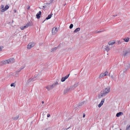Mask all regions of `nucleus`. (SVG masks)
I'll use <instances>...</instances> for the list:
<instances>
[{
  "label": "nucleus",
  "mask_w": 130,
  "mask_h": 130,
  "mask_svg": "<svg viewBox=\"0 0 130 130\" xmlns=\"http://www.w3.org/2000/svg\"><path fill=\"white\" fill-rule=\"evenodd\" d=\"M110 88L109 86H108L104 89L102 91L100 94L98 95L99 99L101 98L102 97H104L109 93L110 91Z\"/></svg>",
  "instance_id": "1"
},
{
  "label": "nucleus",
  "mask_w": 130,
  "mask_h": 130,
  "mask_svg": "<svg viewBox=\"0 0 130 130\" xmlns=\"http://www.w3.org/2000/svg\"><path fill=\"white\" fill-rule=\"evenodd\" d=\"M14 62V60L13 58H11L4 61H2V63L4 64H7L12 63Z\"/></svg>",
  "instance_id": "2"
},
{
  "label": "nucleus",
  "mask_w": 130,
  "mask_h": 130,
  "mask_svg": "<svg viewBox=\"0 0 130 130\" xmlns=\"http://www.w3.org/2000/svg\"><path fill=\"white\" fill-rule=\"evenodd\" d=\"M35 44V43L34 42L30 43L27 46V48L28 49H30L34 47Z\"/></svg>",
  "instance_id": "3"
},
{
  "label": "nucleus",
  "mask_w": 130,
  "mask_h": 130,
  "mask_svg": "<svg viewBox=\"0 0 130 130\" xmlns=\"http://www.w3.org/2000/svg\"><path fill=\"white\" fill-rule=\"evenodd\" d=\"M58 29L57 27H54L52 30V33L53 35H55L56 34L58 31Z\"/></svg>",
  "instance_id": "4"
},
{
  "label": "nucleus",
  "mask_w": 130,
  "mask_h": 130,
  "mask_svg": "<svg viewBox=\"0 0 130 130\" xmlns=\"http://www.w3.org/2000/svg\"><path fill=\"white\" fill-rule=\"evenodd\" d=\"M108 73V72L107 71L105 72L104 73H101L100 74L99 77V79H101L104 76H106V75H108L107 74Z\"/></svg>",
  "instance_id": "5"
},
{
  "label": "nucleus",
  "mask_w": 130,
  "mask_h": 130,
  "mask_svg": "<svg viewBox=\"0 0 130 130\" xmlns=\"http://www.w3.org/2000/svg\"><path fill=\"white\" fill-rule=\"evenodd\" d=\"M126 65L125 66V69L123 70L124 72H125L130 67V64L128 63L126 64Z\"/></svg>",
  "instance_id": "6"
},
{
  "label": "nucleus",
  "mask_w": 130,
  "mask_h": 130,
  "mask_svg": "<svg viewBox=\"0 0 130 130\" xmlns=\"http://www.w3.org/2000/svg\"><path fill=\"white\" fill-rule=\"evenodd\" d=\"M72 90V88H71L70 87V88H68L66 89H65L64 91L63 94H66L67 92L69 91L70 90Z\"/></svg>",
  "instance_id": "7"
},
{
  "label": "nucleus",
  "mask_w": 130,
  "mask_h": 130,
  "mask_svg": "<svg viewBox=\"0 0 130 130\" xmlns=\"http://www.w3.org/2000/svg\"><path fill=\"white\" fill-rule=\"evenodd\" d=\"M70 74H69L67 75L64 77H63L61 78V81L62 82H64L65 80L67 79L69 77Z\"/></svg>",
  "instance_id": "8"
},
{
  "label": "nucleus",
  "mask_w": 130,
  "mask_h": 130,
  "mask_svg": "<svg viewBox=\"0 0 130 130\" xmlns=\"http://www.w3.org/2000/svg\"><path fill=\"white\" fill-rule=\"evenodd\" d=\"M9 8V6L8 5H7L5 6L4 8L1 9V11L2 12H4L5 11L7 10Z\"/></svg>",
  "instance_id": "9"
},
{
  "label": "nucleus",
  "mask_w": 130,
  "mask_h": 130,
  "mask_svg": "<svg viewBox=\"0 0 130 130\" xmlns=\"http://www.w3.org/2000/svg\"><path fill=\"white\" fill-rule=\"evenodd\" d=\"M41 12V11H39V12L36 15L37 18L38 19H39L40 17Z\"/></svg>",
  "instance_id": "10"
},
{
  "label": "nucleus",
  "mask_w": 130,
  "mask_h": 130,
  "mask_svg": "<svg viewBox=\"0 0 130 130\" xmlns=\"http://www.w3.org/2000/svg\"><path fill=\"white\" fill-rule=\"evenodd\" d=\"M124 53V56H127L128 55V54H130V51H124L123 52Z\"/></svg>",
  "instance_id": "11"
},
{
  "label": "nucleus",
  "mask_w": 130,
  "mask_h": 130,
  "mask_svg": "<svg viewBox=\"0 0 130 130\" xmlns=\"http://www.w3.org/2000/svg\"><path fill=\"white\" fill-rule=\"evenodd\" d=\"M123 113L122 112H118L117 113L116 116L117 117H120L121 116L123 115Z\"/></svg>",
  "instance_id": "12"
},
{
  "label": "nucleus",
  "mask_w": 130,
  "mask_h": 130,
  "mask_svg": "<svg viewBox=\"0 0 130 130\" xmlns=\"http://www.w3.org/2000/svg\"><path fill=\"white\" fill-rule=\"evenodd\" d=\"M46 88L48 91H49L50 90L52 89V86L51 85H48V86H46Z\"/></svg>",
  "instance_id": "13"
},
{
  "label": "nucleus",
  "mask_w": 130,
  "mask_h": 130,
  "mask_svg": "<svg viewBox=\"0 0 130 130\" xmlns=\"http://www.w3.org/2000/svg\"><path fill=\"white\" fill-rule=\"evenodd\" d=\"M77 85L78 84H75L73 86H71L70 87L72 88V90H73L74 88L76 87L77 86Z\"/></svg>",
  "instance_id": "14"
},
{
  "label": "nucleus",
  "mask_w": 130,
  "mask_h": 130,
  "mask_svg": "<svg viewBox=\"0 0 130 130\" xmlns=\"http://www.w3.org/2000/svg\"><path fill=\"white\" fill-rule=\"evenodd\" d=\"M115 43V41H110L108 42V44L109 45H112Z\"/></svg>",
  "instance_id": "15"
},
{
  "label": "nucleus",
  "mask_w": 130,
  "mask_h": 130,
  "mask_svg": "<svg viewBox=\"0 0 130 130\" xmlns=\"http://www.w3.org/2000/svg\"><path fill=\"white\" fill-rule=\"evenodd\" d=\"M19 117V115H18L16 117H12V119L13 120H16L18 119Z\"/></svg>",
  "instance_id": "16"
},
{
  "label": "nucleus",
  "mask_w": 130,
  "mask_h": 130,
  "mask_svg": "<svg viewBox=\"0 0 130 130\" xmlns=\"http://www.w3.org/2000/svg\"><path fill=\"white\" fill-rule=\"evenodd\" d=\"M105 50L107 52L110 49V48L108 45H107L105 46Z\"/></svg>",
  "instance_id": "17"
},
{
  "label": "nucleus",
  "mask_w": 130,
  "mask_h": 130,
  "mask_svg": "<svg viewBox=\"0 0 130 130\" xmlns=\"http://www.w3.org/2000/svg\"><path fill=\"white\" fill-rule=\"evenodd\" d=\"M80 30V28H76L74 31V32L76 33L78 31Z\"/></svg>",
  "instance_id": "18"
},
{
  "label": "nucleus",
  "mask_w": 130,
  "mask_h": 130,
  "mask_svg": "<svg viewBox=\"0 0 130 130\" xmlns=\"http://www.w3.org/2000/svg\"><path fill=\"white\" fill-rule=\"evenodd\" d=\"M58 84V83L57 82H56L55 83L53 84L52 85H51L52 87V88L53 89V88L56 85H57Z\"/></svg>",
  "instance_id": "19"
},
{
  "label": "nucleus",
  "mask_w": 130,
  "mask_h": 130,
  "mask_svg": "<svg viewBox=\"0 0 130 130\" xmlns=\"http://www.w3.org/2000/svg\"><path fill=\"white\" fill-rule=\"evenodd\" d=\"M129 38L128 37H127L124 38L123 40L126 42H128L129 40Z\"/></svg>",
  "instance_id": "20"
},
{
  "label": "nucleus",
  "mask_w": 130,
  "mask_h": 130,
  "mask_svg": "<svg viewBox=\"0 0 130 130\" xmlns=\"http://www.w3.org/2000/svg\"><path fill=\"white\" fill-rule=\"evenodd\" d=\"M51 14H50L49 15H48V17L46 18V20H48L49 19H50L52 17V15H53V14H51Z\"/></svg>",
  "instance_id": "21"
},
{
  "label": "nucleus",
  "mask_w": 130,
  "mask_h": 130,
  "mask_svg": "<svg viewBox=\"0 0 130 130\" xmlns=\"http://www.w3.org/2000/svg\"><path fill=\"white\" fill-rule=\"evenodd\" d=\"M57 48V47H55L51 49V51L52 52H54V51H56Z\"/></svg>",
  "instance_id": "22"
},
{
  "label": "nucleus",
  "mask_w": 130,
  "mask_h": 130,
  "mask_svg": "<svg viewBox=\"0 0 130 130\" xmlns=\"http://www.w3.org/2000/svg\"><path fill=\"white\" fill-rule=\"evenodd\" d=\"M26 28V26H22L20 27V29L21 30H23L25 28Z\"/></svg>",
  "instance_id": "23"
},
{
  "label": "nucleus",
  "mask_w": 130,
  "mask_h": 130,
  "mask_svg": "<svg viewBox=\"0 0 130 130\" xmlns=\"http://www.w3.org/2000/svg\"><path fill=\"white\" fill-rule=\"evenodd\" d=\"M126 130H130V125L127 126Z\"/></svg>",
  "instance_id": "24"
},
{
  "label": "nucleus",
  "mask_w": 130,
  "mask_h": 130,
  "mask_svg": "<svg viewBox=\"0 0 130 130\" xmlns=\"http://www.w3.org/2000/svg\"><path fill=\"white\" fill-rule=\"evenodd\" d=\"M104 101L105 99H104L102 100L101 101L100 103L103 104L104 102Z\"/></svg>",
  "instance_id": "25"
},
{
  "label": "nucleus",
  "mask_w": 130,
  "mask_h": 130,
  "mask_svg": "<svg viewBox=\"0 0 130 130\" xmlns=\"http://www.w3.org/2000/svg\"><path fill=\"white\" fill-rule=\"evenodd\" d=\"M103 31H100V30H99V31H95V33H100V32H103Z\"/></svg>",
  "instance_id": "26"
},
{
  "label": "nucleus",
  "mask_w": 130,
  "mask_h": 130,
  "mask_svg": "<svg viewBox=\"0 0 130 130\" xmlns=\"http://www.w3.org/2000/svg\"><path fill=\"white\" fill-rule=\"evenodd\" d=\"M31 25H29V23H27V24L25 26H26V28L28 27V26H31Z\"/></svg>",
  "instance_id": "27"
},
{
  "label": "nucleus",
  "mask_w": 130,
  "mask_h": 130,
  "mask_svg": "<svg viewBox=\"0 0 130 130\" xmlns=\"http://www.w3.org/2000/svg\"><path fill=\"white\" fill-rule=\"evenodd\" d=\"M73 27V25L72 24H71L69 28L70 29L72 28Z\"/></svg>",
  "instance_id": "28"
},
{
  "label": "nucleus",
  "mask_w": 130,
  "mask_h": 130,
  "mask_svg": "<svg viewBox=\"0 0 130 130\" xmlns=\"http://www.w3.org/2000/svg\"><path fill=\"white\" fill-rule=\"evenodd\" d=\"M21 70L20 69V68L18 69V70L16 71V73H18L20 72Z\"/></svg>",
  "instance_id": "29"
},
{
  "label": "nucleus",
  "mask_w": 130,
  "mask_h": 130,
  "mask_svg": "<svg viewBox=\"0 0 130 130\" xmlns=\"http://www.w3.org/2000/svg\"><path fill=\"white\" fill-rule=\"evenodd\" d=\"M103 104L100 103V104L98 105V106L99 108Z\"/></svg>",
  "instance_id": "30"
},
{
  "label": "nucleus",
  "mask_w": 130,
  "mask_h": 130,
  "mask_svg": "<svg viewBox=\"0 0 130 130\" xmlns=\"http://www.w3.org/2000/svg\"><path fill=\"white\" fill-rule=\"evenodd\" d=\"M3 47H4L3 46H0V52L2 50V49L3 48Z\"/></svg>",
  "instance_id": "31"
},
{
  "label": "nucleus",
  "mask_w": 130,
  "mask_h": 130,
  "mask_svg": "<svg viewBox=\"0 0 130 130\" xmlns=\"http://www.w3.org/2000/svg\"><path fill=\"white\" fill-rule=\"evenodd\" d=\"M3 47H4L3 46H0V52L2 50V49L3 48Z\"/></svg>",
  "instance_id": "32"
},
{
  "label": "nucleus",
  "mask_w": 130,
  "mask_h": 130,
  "mask_svg": "<svg viewBox=\"0 0 130 130\" xmlns=\"http://www.w3.org/2000/svg\"><path fill=\"white\" fill-rule=\"evenodd\" d=\"M3 47H4L3 46H0V52L2 50V49L3 48Z\"/></svg>",
  "instance_id": "33"
},
{
  "label": "nucleus",
  "mask_w": 130,
  "mask_h": 130,
  "mask_svg": "<svg viewBox=\"0 0 130 130\" xmlns=\"http://www.w3.org/2000/svg\"><path fill=\"white\" fill-rule=\"evenodd\" d=\"M3 47H4L3 46H0V52L2 50V49L3 48Z\"/></svg>",
  "instance_id": "34"
},
{
  "label": "nucleus",
  "mask_w": 130,
  "mask_h": 130,
  "mask_svg": "<svg viewBox=\"0 0 130 130\" xmlns=\"http://www.w3.org/2000/svg\"><path fill=\"white\" fill-rule=\"evenodd\" d=\"M25 67V66H23L21 67L20 68V69L22 70Z\"/></svg>",
  "instance_id": "35"
},
{
  "label": "nucleus",
  "mask_w": 130,
  "mask_h": 130,
  "mask_svg": "<svg viewBox=\"0 0 130 130\" xmlns=\"http://www.w3.org/2000/svg\"><path fill=\"white\" fill-rule=\"evenodd\" d=\"M14 83H12L11 84L10 86L11 87L14 86V87H15V86L14 85Z\"/></svg>",
  "instance_id": "36"
},
{
  "label": "nucleus",
  "mask_w": 130,
  "mask_h": 130,
  "mask_svg": "<svg viewBox=\"0 0 130 130\" xmlns=\"http://www.w3.org/2000/svg\"><path fill=\"white\" fill-rule=\"evenodd\" d=\"M1 9H4V6L3 5H2L1 6Z\"/></svg>",
  "instance_id": "37"
},
{
  "label": "nucleus",
  "mask_w": 130,
  "mask_h": 130,
  "mask_svg": "<svg viewBox=\"0 0 130 130\" xmlns=\"http://www.w3.org/2000/svg\"><path fill=\"white\" fill-rule=\"evenodd\" d=\"M16 73V74L15 75V76L16 77H17L18 76V73H16V72L15 73Z\"/></svg>",
  "instance_id": "38"
},
{
  "label": "nucleus",
  "mask_w": 130,
  "mask_h": 130,
  "mask_svg": "<svg viewBox=\"0 0 130 130\" xmlns=\"http://www.w3.org/2000/svg\"><path fill=\"white\" fill-rule=\"evenodd\" d=\"M32 80V78H30L29 79L28 81V82H29L31 81Z\"/></svg>",
  "instance_id": "39"
},
{
  "label": "nucleus",
  "mask_w": 130,
  "mask_h": 130,
  "mask_svg": "<svg viewBox=\"0 0 130 130\" xmlns=\"http://www.w3.org/2000/svg\"><path fill=\"white\" fill-rule=\"evenodd\" d=\"M50 116V115L49 114H47V116L48 117H49Z\"/></svg>",
  "instance_id": "40"
},
{
  "label": "nucleus",
  "mask_w": 130,
  "mask_h": 130,
  "mask_svg": "<svg viewBox=\"0 0 130 130\" xmlns=\"http://www.w3.org/2000/svg\"><path fill=\"white\" fill-rule=\"evenodd\" d=\"M70 127H68V128H65V129H64V130H67V129H69Z\"/></svg>",
  "instance_id": "41"
},
{
  "label": "nucleus",
  "mask_w": 130,
  "mask_h": 130,
  "mask_svg": "<svg viewBox=\"0 0 130 130\" xmlns=\"http://www.w3.org/2000/svg\"><path fill=\"white\" fill-rule=\"evenodd\" d=\"M85 114L84 113L83 115V118H84L85 117Z\"/></svg>",
  "instance_id": "42"
},
{
  "label": "nucleus",
  "mask_w": 130,
  "mask_h": 130,
  "mask_svg": "<svg viewBox=\"0 0 130 130\" xmlns=\"http://www.w3.org/2000/svg\"><path fill=\"white\" fill-rule=\"evenodd\" d=\"M30 8V6H29L28 7V8H27V9L28 10H29Z\"/></svg>",
  "instance_id": "43"
},
{
  "label": "nucleus",
  "mask_w": 130,
  "mask_h": 130,
  "mask_svg": "<svg viewBox=\"0 0 130 130\" xmlns=\"http://www.w3.org/2000/svg\"><path fill=\"white\" fill-rule=\"evenodd\" d=\"M28 23H29V25H31L30 23L29 22Z\"/></svg>",
  "instance_id": "44"
},
{
  "label": "nucleus",
  "mask_w": 130,
  "mask_h": 130,
  "mask_svg": "<svg viewBox=\"0 0 130 130\" xmlns=\"http://www.w3.org/2000/svg\"><path fill=\"white\" fill-rule=\"evenodd\" d=\"M117 15H113V16L114 17H116V16H117Z\"/></svg>",
  "instance_id": "45"
},
{
  "label": "nucleus",
  "mask_w": 130,
  "mask_h": 130,
  "mask_svg": "<svg viewBox=\"0 0 130 130\" xmlns=\"http://www.w3.org/2000/svg\"><path fill=\"white\" fill-rule=\"evenodd\" d=\"M111 77L112 78H113V76H112H112H111Z\"/></svg>",
  "instance_id": "46"
},
{
  "label": "nucleus",
  "mask_w": 130,
  "mask_h": 130,
  "mask_svg": "<svg viewBox=\"0 0 130 130\" xmlns=\"http://www.w3.org/2000/svg\"><path fill=\"white\" fill-rule=\"evenodd\" d=\"M42 104H43L44 103V102L43 101H42Z\"/></svg>",
  "instance_id": "47"
},
{
  "label": "nucleus",
  "mask_w": 130,
  "mask_h": 130,
  "mask_svg": "<svg viewBox=\"0 0 130 130\" xmlns=\"http://www.w3.org/2000/svg\"><path fill=\"white\" fill-rule=\"evenodd\" d=\"M14 12H16V11H16V10H14Z\"/></svg>",
  "instance_id": "48"
},
{
  "label": "nucleus",
  "mask_w": 130,
  "mask_h": 130,
  "mask_svg": "<svg viewBox=\"0 0 130 130\" xmlns=\"http://www.w3.org/2000/svg\"><path fill=\"white\" fill-rule=\"evenodd\" d=\"M45 21V20H44L43 21V23Z\"/></svg>",
  "instance_id": "49"
},
{
  "label": "nucleus",
  "mask_w": 130,
  "mask_h": 130,
  "mask_svg": "<svg viewBox=\"0 0 130 130\" xmlns=\"http://www.w3.org/2000/svg\"><path fill=\"white\" fill-rule=\"evenodd\" d=\"M66 5V4L65 3V4H64V5L65 6V5Z\"/></svg>",
  "instance_id": "50"
},
{
  "label": "nucleus",
  "mask_w": 130,
  "mask_h": 130,
  "mask_svg": "<svg viewBox=\"0 0 130 130\" xmlns=\"http://www.w3.org/2000/svg\"><path fill=\"white\" fill-rule=\"evenodd\" d=\"M43 7H44V6H43Z\"/></svg>",
  "instance_id": "51"
},
{
  "label": "nucleus",
  "mask_w": 130,
  "mask_h": 130,
  "mask_svg": "<svg viewBox=\"0 0 130 130\" xmlns=\"http://www.w3.org/2000/svg\"><path fill=\"white\" fill-rule=\"evenodd\" d=\"M120 130H121V129H120Z\"/></svg>",
  "instance_id": "52"
},
{
  "label": "nucleus",
  "mask_w": 130,
  "mask_h": 130,
  "mask_svg": "<svg viewBox=\"0 0 130 130\" xmlns=\"http://www.w3.org/2000/svg\"><path fill=\"white\" fill-rule=\"evenodd\" d=\"M71 1V0H70Z\"/></svg>",
  "instance_id": "53"
}]
</instances>
